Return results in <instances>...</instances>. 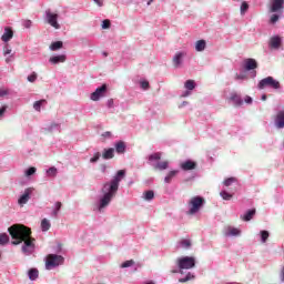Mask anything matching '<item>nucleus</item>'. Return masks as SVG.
<instances>
[{
    "label": "nucleus",
    "mask_w": 284,
    "mask_h": 284,
    "mask_svg": "<svg viewBox=\"0 0 284 284\" xmlns=\"http://www.w3.org/2000/svg\"><path fill=\"white\" fill-rule=\"evenodd\" d=\"M8 232L12 239L11 245H21L22 253L30 256L34 252V243L37 240L32 237V229L23 224H13L8 229Z\"/></svg>",
    "instance_id": "nucleus-1"
},
{
    "label": "nucleus",
    "mask_w": 284,
    "mask_h": 284,
    "mask_svg": "<svg viewBox=\"0 0 284 284\" xmlns=\"http://www.w3.org/2000/svg\"><path fill=\"white\" fill-rule=\"evenodd\" d=\"M125 179V171H118L116 175L110 182H105L101 189V193L103 194L100 199L99 212L101 210L108 207L110 203H112V199L116 196V192H119V183Z\"/></svg>",
    "instance_id": "nucleus-2"
},
{
    "label": "nucleus",
    "mask_w": 284,
    "mask_h": 284,
    "mask_svg": "<svg viewBox=\"0 0 284 284\" xmlns=\"http://www.w3.org/2000/svg\"><path fill=\"white\" fill-rule=\"evenodd\" d=\"M203 205H205V199L199 195L191 197V200L189 201V211L186 212V214H189V216H194V214H197V212L201 211V207H203Z\"/></svg>",
    "instance_id": "nucleus-3"
},
{
    "label": "nucleus",
    "mask_w": 284,
    "mask_h": 284,
    "mask_svg": "<svg viewBox=\"0 0 284 284\" xmlns=\"http://www.w3.org/2000/svg\"><path fill=\"white\" fill-rule=\"evenodd\" d=\"M258 90H265V88H272V90H281V82L273 77L262 79L257 84Z\"/></svg>",
    "instance_id": "nucleus-4"
},
{
    "label": "nucleus",
    "mask_w": 284,
    "mask_h": 284,
    "mask_svg": "<svg viewBox=\"0 0 284 284\" xmlns=\"http://www.w3.org/2000/svg\"><path fill=\"white\" fill-rule=\"evenodd\" d=\"M64 261L65 258H63V256L61 255L49 254L47 255L45 267L47 270H52V267H59V265H63Z\"/></svg>",
    "instance_id": "nucleus-5"
},
{
    "label": "nucleus",
    "mask_w": 284,
    "mask_h": 284,
    "mask_svg": "<svg viewBox=\"0 0 284 284\" xmlns=\"http://www.w3.org/2000/svg\"><path fill=\"white\" fill-rule=\"evenodd\" d=\"M179 270H192V267H195L196 260L191 256H184L180 257L176 261Z\"/></svg>",
    "instance_id": "nucleus-6"
},
{
    "label": "nucleus",
    "mask_w": 284,
    "mask_h": 284,
    "mask_svg": "<svg viewBox=\"0 0 284 284\" xmlns=\"http://www.w3.org/2000/svg\"><path fill=\"white\" fill-rule=\"evenodd\" d=\"M45 14H47V22L49 23V26H51L55 30H59L61 28V24H59L58 22L59 14L52 13L50 10H47Z\"/></svg>",
    "instance_id": "nucleus-7"
},
{
    "label": "nucleus",
    "mask_w": 284,
    "mask_h": 284,
    "mask_svg": "<svg viewBox=\"0 0 284 284\" xmlns=\"http://www.w3.org/2000/svg\"><path fill=\"white\" fill-rule=\"evenodd\" d=\"M105 94H108V84H102L91 93V101H99V99H102Z\"/></svg>",
    "instance_id": "nucleus-8"
},
{
    "label": "nucleus",
    "mask_w": 284,
    "mask_h": 284,
    "mask_svg": "<svg viewBox=\"0 0 284 284\" xmlns=\"http://www.w3.org/2000/svg\"><path fill=\"white\" fill-rule=\"evenodd\" d=\"M32 192H34L33 187H28L24 190V193L19 197L18 203L23 207L28 201H30V196H32Z\"/></svg>",
    "instance_id": "nucleus-9"
},
{
    "label": "nucleus",
    "mask_w": 284,
    "mask_h": 284,
    "mask_svg": "<svg viewBox=\"0 0 284 284\" xmlns=\"http://www.w3.org/2000/svg\"><path fill=\"white\" fill-rule=\"evenodd\" d=\"M243 68H244V70H246V72H250L252 70H256V68H258V62H256L252 58L245 59Z\"/></svg>",
    "instance_id": "nucleus-10"
},
{
    "label": "nucleus",
    "mask_w": 284,
    "mask_h": 284,
    "mask_svg": "<svg viewBox=\"0 0 284 284\" xmlns=\"http://www.w3.org/2000/svg\"><path fill=\"white\" fill-rule=\"evenodd\" d=\"M284 0H271L270 12L283 10Z\"/></svg>",
    "instance_id": "nucleus-11"
},
{
    "label": "nucleus",
    "mask_w": 284,
    "mask_h": 284,
    "mask_svg": "<svg viewBox=\"0 0 284 284\" xmlns=\"http://www.w3.org/2000/svg\"><path fill=\"white\" fill-rule=\"evenodd\" d=\"M275 126L278 130H283L284 128V111H278L275 116Z\"/></svg>",
    "instance_id": "nucleus-12"
},
{
    "label": "nucleus",
    "mask_w": 284,
    "mask_h": 284,
    "mask_svg": "<svg viewBox=\"0 0 284 284\" xmlns=\"http://www.w3.org/2000/svg\"><path fill=\"white\" fill-rule=\"evenodd\" d=\"M180 166L184 172H189L190 170H196V162L187 160L182 162Z\"/></svg>",
    "instance_id": "nucleus-13"
},
{
    "label": "nucleus",
    "mask_w": 284,
    "mask_h": 284,
    "mask_svg": "<svg viewBox=\"0 0 284 284\" xmlns=\"http://www.w3.org/2000/svg\"><path fill=\"white\" fill-rule=\"evenodd\" d=\"M13 37H14V32L12 31V29L7 27L4 29V33L1 37V40L4 41V43H8V41H10V39H12Z\"/></svg>",
    "instance_id": "nucleus-14"
},
{
    "label": "nucleus",
    "mask_w": 284,
    "mask_h": 284,
    "mask_svg": "<svg viewBox=\"0 0 284 284\" xmlns=\"http://www.w3.org/2000/svg\"><path fill=\"white\" fill-rule=\"evenodd\" d=\"M102 159H104L105 161H108L110 159H114V149H112V148L104 149V151L102 153Z\"/></svg>",
    "instance_id": "nucleus-15"
},
{
    "label": "nucleus",
    "mask_w": 284,
    "mask_h": 284,
    "mask_svg": "<svg viewBox=\"0 0 284 284\" xmlns=\"http://www.w3.org/2000/svg\"><path fill=\"white\" fill-rule=\"evenodd\" d=\"M240 235H241V230L232 226H229L226 229L225 236H240Z\"/></svg>",
    "instance_id": "nucleus-16"
},
{
    "label": "nucleus",
    "mask_w": 284,
    "mask_h": 284,
    "mask_svg": "<svg viewBox=\"0 0 284 284\" xmlns=\"http://www.w3.org/2000/svg\"><path fill=\"white\" fill-rule=\"evenodd\" d=\"M50 63L57 65V63H65V55H54L49 59Z\"/></svg>",
    "instance_id": "nucleus-17"
},
{
    "label": "nucleus",
    "mask_w": 284,
    "mask_h": 284,
    "mask_svg": "<svg viewBox=\"0 0 284 284\" xmlns=\"http://www.w3.org/2000/svg\"><path fill=\"white\" fill-rule=\"evenodd\" d=\"M271 48H274L275 50L281 48V37L276 36L271 38L270 40Z\"/></svg>",
    "instance_id": "nucleus-18"
},
{
    "label": "nucleus",
    "mask_w": 284,
    "mask_h": 284,
    "mask_svg": "<svg viewBox=\"0 0 284 284\" xmlns=\"http://www.w3.org/2000/svg\"><path fill=\"white\" fill-rule=\"evenodd\" d=\"M115 152L118 154H125V142L119 141L115 143Z\"/></svg>",
    "instance_id": "nucleus-19"
},
{
    "label": "nucleus",
    "mask_w": 284,
    "mask_h": 284,
    "mask_svg": "<svg viewBox=\"0 0 284 284\" xmlns=\"http://www.w3.org/2000/svg\"><path fill=\"white\" fill-rule=\"evenodd\" d=\"M230 101H232L235 105H243V100H241V95L237 93H231Z\"/></svg>",
    "instance_id": "nucleus-20"
},
{
    "label": "nucleus",
    "mask_w": 284,
    "mask_h": 284,
    "mask_svg": "<svg viewBox=\"0 0 284 284\" xmlns=\"http://www.w3.org/2000/svg\"><path fill=\"white\" fill-rule=\"evenodd\" d=\"M183 57H184L183 52H179L174 55L173 64L175 68H179V65H181V61H182Z\"/></svg>",
    "instance_id": "nucleus-21"
},
{
    "label": "nucleus",
    "mask_w": 284,
    "mask_h": 284,
    "mask_svg": "<svg viewBox=\"0 0 284 284\" xmlns=\"http://www.w3.org/2000/svg\"><path fill=\"white\" fill-rule=\"evenodd\" d=\"M205 48H206L205 40H199V41L195 42L196 52H203V50H205Z\"/></svg>",
    "instance_id": "nucleus-22"
},
{
    "label": "nucleus",
    "mask_w": 284,
    "mask_h": 284,
    "mask_svg": "<svg viewBox=\"0 0 284 284\" xmlns=\"http://www.w3.org/2000/svg\"><path fill=\"white\" fill-rule=\"evenodd\" d=\"M169 165H170V162L168 161L158 162L154 165V170H160V171L168 170Z\"/></svg>",
    "instance_id": "nucleus-23"
},
{
    "label": "nucleus",
    "mask_w": 284,
    "mask_h": 284,
    "mask_svg": "<svg viewBox=\"0 0 284 284\" xmlns=\"http://www.w3.org/2000/svg\"><path fill=\"white\" fill-rule=\"evenodd\" d=\"M28 276H29L30 281H37L39 278V270H37V268L29 270Z\"/></svg>",
    "instance_id": "nucleus-24"
},
{
    "label": "nucleus",
    "mask_w": 284,
    "mask_h": 284,
    "mask_svg": "<svg viewBox=\"0 0 284 284\" xmlns=\"http://www.w3.org/2000/svg\"><path fill=\"white\" fill-rule=\"evenodd\" d=\"M254 214H256V210L253 209V210H248L246 212V214H244L243 216H241L242 221H250L251 219L254 217Z\"/></svg>",
    "instance_id": "nucleus-25"
},
{
    "label": "nucleus",
    "mask_w": 284,
    "mask_h": 284,
    "mask_svg": "<svg viewBox=\"0 0 284 284\" xmlns=\"http://www.w3.org/2000/svg\"><path fill=\"white\" fill-rule=\"evenodd\" d=\"M50 227H52V224H50V221L48 219H43L41 221V230H42V232H48V230H50Z\"/></svg>",
    "instance_id": "nucleus-26"
},
{
    "label": "nucleus",
    "mask_w": 284,
    "mask_h": 284,
    "mask_svg": "<svg viewBox=\"0 0 284 284\" xmlns=\"http://www.w3.org/2000/svg\"><path fill=\"white\" fill-rule=\"evenodd\" d=\"M45 103H48L47 100L42 99V100H39V101H36L33 103V109L37 111V112H41V105H45Z\"/></svg>",
    "instance_id": "nucleus-27"
},
{
    "label": "nucleus",
    "mask_w": 284,
    "mask_h": 284,
    "mask_svg": "<svg viewBox=\"0 0 284 284\" xmlns=\"http://www.w3.org/2000/svg\"><path fill=\"white\" fill-rule=\"evenodd\" d=\"M179 174V171H170L164 179L165 183H172V179Z\"/></svg>",
    "instance_id": "nucleus-28"
},
{
    "label": "nucleus",
    "mask_w": 284,
    "mask_h": 284,
    "mask_svg": "<svg viewBox=\"0 0 284 284\" xmlns=\"http://www.w3.org/2000/svg\"><path fill=\"white\" fill-rule=\"evenodd\" d=\"M61 48H63L62 41H55L50 45V50H52L53 52H57V50H61Z\"/></svg>",
    "instance_id": "nucleus-29"
},
{
    "label": "nucleus",
    "mask_w": 284,
    "mask_h": 284,
    "mask_svg": "<svg viewBox=\"0 0 284 284\" xmlns=\"http://www.w3.org/2000/svg\"><path fill=\"white\" fill-rule=\"evenodd\" d=\"M10 243V236L6 233L0 234V245H8Z\"/></svg>",
    "instance_id": "nucleus-30"
},
{
    "label": "nucleus",
    "mask_w": 284,
    "mask_h": 284,
    "mask_svg": "<svg viewBox=\"0 0 284 284\" xmlns=\"http://www.w3.org/2000/svg\"><path fill=\"white\" fill-rule=\"evenodd\" d=\"M184 88L186 90H194V88H196V82H194V80H187L185 83H184Z\"/></svg>",
    "instance_id": "nucleus-31"
},
{
    "label": "nucleus",
    "mask_w": 284,
    "mask_h": 284,
    "mask_svg": "<svg viewBox=\"0 0 284 284\" xmlns=\"http://www.w3.org/2000/svg\"><path fill=\"white\" fill-rule=\"evenodd\" d=\"M152 199H154V191H145L144 201H152Z\"/></svg>",
    "instance_id": "nucleus-32"
},
{
    "label": "nucleus",
    "mask_w": 284,
    "mask_h": 284,
    "mask_svg": "<svg viewBox=\"0 0 284 284\" xmlns=\"http://www.w3.org/2000/svg\"><path fill=\"white\" fill-rule=\"evenodd\" d=\"M194 280V275L192 273H187L185 277L179 280V283H187V281Z\"/></svg>",
    "instance_id": "nucleus-33"
},
{
    "label": "nucleus",
    "mask_w": 284,
    "mask_h": 284,
    "mask_svg": "<svg viewBox=\"0 0 284 284\" xmlns=\"http://www.w3.org/2000/svg\"><path fill=\"white\" fill-rule=\"evenodd\" d=\"M149 161H161V152L149 155Z\"/></svg>",
    "instance_id": "nucleus-34"
},
{
    "label": "nucleus",
    "mask_w": 284,
    "mask_h": 284,
    "mask_svg": "<svg viewBox=\"0 0 284 284\" xmlns=\"http://www.w3.org/2000/svg\"><path fill=\"white\" fill-rule=\"evenodd\" d=\"M220 196H222V199H223L224 201H231V199H232V194H230L227 191H222V192L220 193Z\"/></svg>",
    "instance_id": "nucleus-35"
},
{
    "label": "nucleus",
    "mask_w": 284,
    "mask_h": 284,
    "mask_svg": "<svg viewBox=\"0 0 284 284\" xmlns=\"http://www.w3.org/2000/svg\"><path fill=\"white\" fill-rule=\"evenodd\" d=\"M224 185L225 187H230V185H232V183H236V178H229L226 180H224Z\"/></svg>",
    "instance_id": "nucleus-36"
},
{
    "label": "nucleus",
    "mask_w": 284,
    "mask_h": 284,
    "mask_svg": "<svg viewBox=\"0 0 284 284\" xmlns=\"http://www.w3.org/2000/svg\"><path fill=\"white\" fill-rule=\"evenodd\" d=\"M62 205L63 204H61V202L55 203V210L52 212L53 216H55V217L59 216V211L61 210Z\"/></svg>",
    "instance_id": "nucleus-37"
},
{
    "label": "nucleus",
    "mask_w": 284,
    "mask_h": 284,
    "mask_svg": "<svg viewBox=\"0 0 284 284\" xmlns=\"http://www.w3.org/2000/svg\"><path fill=\"white\" fill-rule=\"evenodd\" d=\"M261 239H262V243H265L267 239H270V232L261 231Z\"/></svg>",
    "instance_id": "nucleus-38"
},
{
    "label": "nucleus",
    "mask_w": 284,
    "mask_h": 284,
    "mask_svg": "<svg viewBox=\"0 0 284 284\" xmlns=\"http://www.w3.org/2000/svg\"><path fill=\"white\" fill-rule=\"evenodd\" d=\"M32 174H37V168L31 166L26 171V176H32Z\"/></svg>",
    "instance_id": "nucleus-39"
},
{
    "label": "nucleus",
    "mask_w": 284,
    "mask_h": 284,
    "mask_svg": "<svg viewBox=\"0 0 284 284\" xmlns=\"http://www.w3.org/2000/svg\"><path fill=\"white\" fill-rule=\"evenodd\" d=\"M132 265H134V260H129V261H125L124 263H122L121 267L122 268L132 267Z\"/></svg>",
    "instance_id": "nucleus-40"
},
{
    "label": "nucleus",
    "mask_w": 284,
    "mask_h": 284,
    "mask_svg": "<svg viewBox=\"0 0 284 284\" xmlns=\"http://www.w3.org/2000/svg\"><path fill=\"white\" fill-rule=\"evenodd\" d=\"M246 10H250V4H247V2H242L241 14H245Z\"/></svg>",
    "instance_id": "nucleus-41"
},
{
    "label": "nucleus",
    "mask_w": 284,
    "mask_h": 284,
    "mask_svg": "<svg viewBox=\"0 0 284 284\" xmlns=\"http://www.w3.org/2000/svg\"><path fill=\"white\" fill-rule=\"evenodd\" d=\"M101 159V153L97 152L94 153L93 158L90 159V163H97Z\"/></svg>",
    "instance_id": "nucleus-42"
},
{
    "label": "nucleus",
    "mask_w": 284,
    "mask_h": 284,
    "mask_svg": "<svg viewBox=\"0 0 284 284\" xmlns=\"http://www.w3.org/2000/svg\"><path fill=\"white\" fill-rule=\"evenodd\" d=\"M48 176H57V168H50L47 171Z\"/></svg>",
    "instance_id": "nucleus-43"
},
{
    "label": "nucleus",
    "mask_w": 284,
    "mask_h": 284,
    "mask_svg": "<svg viewBox=\"0 0 284 284\" xmlns=\"http://www.w3.org/2000/svg\"><path fill=\"white\" fill-rule=\"evenodd\" d=\"M180 243L182 247H185V248L191 247L192 245V242H190V240H182Z\"/></svg>",
    "instance_id": "nucleus-44"
},
{
    "label": "nucleus",
    "mask_w": 284,
    "mask_h": 284,
    "mask_svg": "<svg viewBox=\"0 0 284 284\" xmlns=\"http://www.w3.org/2000/svg\"><path fill=\"white\" fill-rule=\"evenodd\" d=\"M281 19L278 14H272L270 19V23H276Z\"/></svg>",
    "instance_id": "nucleus-45"
},
{
    "label": "nucleus",
    "mask_w": 284,
    "mask_h": 284,
    "mask_svg": "<svg viewBox=\"0 0 284 284\" xmlns=\"http://www.w3.org/2000/svg\"><path fill=\"white\" fill-rule=\"evenodd\" d=\"M28 81L34 83V81H37V73L33 72L31 75H28Z\"/></svg>",
    "instance_id": "nucleus-46"
},
{
    "label": "nucleus",
    "mask_w": 284,
    "mask_h": 284,
    "mask_svg": "<svg viewBox=\"0 0 284 284\" xmlns=\"http://www.w3.org/2000/svg\"><path fill=\"white\" fill-rule=\"evenodd\" d=\"M141 88H142V90H150V82L142 81L141 82Z\"/></svg>",
    "instance_id": "nucleus-47"
},
{
    "label": "nucleus",
    "mask_w": 284,
    "mask_h": 284,
    "mask_svg": "<svg viewBox=\"0 0 284 284\" xmlns=\"http://www.w3.org/2000/svg\"><path fill=\"white\" fill-rule=\"evenodd\" d=\"M111 23L110 20H103L102 21V28L103 30H108V28H110Z\"/></svg>",
    "instance_id": "nucleus-48"
},
{
    "label": "nucleus",
    "mask_w": 284,
    "mask_h": 284,
    "mask_svg": "<svg viewBox=\"0 0 284 284\" xmlns=\"http://www.w3.org/2000/svg\"><path fill=\"white\" fill-rule=\"evenodd\" d=\"M8 94H10L8 89H0V97H8Z\"/></svg>",
    "instance_id": "nucleus-49"
},
{
    "label": "nucleus",
    "mask_w": 284,
    "mask_h": 284,
    "mask_svg": "<svg viewBox=\"0 0 284 284\" xmlns=\"http://www.w3.org/2000/svg\"><path fill=\"white\" fill-rule=\"evenodd\" d=\"M23 26H24V28H31L32 27V21L31 20H24Z\"/></svg>",
    "instance_id": "nucleus-50"
},
{
    "label": "nucleus",
    "mask_w": 284,
    "mask_h": 284,
    "mask_svg": "<svg viewBox=\"0 0 284 284\" xmlns=\"http://www.w3.org/2000/svg\"><path fill=\"white\" fill-rule=\"evenodd\" d=\"M6 110H8V106H2V108H0V119H1V116H3V114H6Z\"/></svg>",
    "instance_id": "nucleus-51"
},
{
    "label": "nucleus",
    "mask_w": 284,
    "mask_h": 284,
    "mask_svg": "<svg viewBox=\"0 0 284 284\" xmlns=\"http://www.w3.org/2000/svg\"><path fill=\"white\" fill-rule=\"evenodd\" d=\"M94 3H97V6H99V8H102L103 6V0H93Z\"/></svg>",
    "instance_id": "nucleus-52"
},
{
    "label": "nucleus",
    "mask_w": 284,
    "mask_h": 284,
    "mask_svg": "<svg viewBox=\"0 0 284 284\" xmlns=\"http://www.w3.org/2000/svg\"><path fill=\"white\" fill-rule=\"evenodd\" d=\"M102 136L110 139L112 136V133L110 131H106L102 134Z\"/></svg>",
    "instance_id": "nucleus-53"
},
{
    "label": "nucleus",
    "mask_w": 284,
    "mask_h": 284,
    "mask_svg": "<svg viewBox=\"0 0 284 284\" xmlns=\"http://www.w3.org/2000/svg\"><path fill=\"white\" fill-rule=\"evenodd\" d=\"M11 52H12V49L4 48V50H3L4 55L6 54H11Z\"/></svg>",
    "instance_id": "nucleus-54"
},
{
    "label": "nucleus",
    "mask_w": 284,
    "mask_h": 284,
    "mask_svg": "<svg viewBox=\"0 0 284 284\" xmlns=\"http://www.w3.org/2000/svg\"><path fill=\"white\" fill-rule=\"evenodd\" d=\"M114 105V100L110 99L108 100V106L112 108Z\"/></svg>",
    "instance_id": "nucleus-55"
},
{
    "label": "nucleus",
    "mask_w": 284,
    "mask_h": 284,
    "mask_svg": "<svg viewBox=\"0 0 284 284\" xmlns=\"http://www.w3.org/2000/svg\"><path fill=\"white\" fill-rule=\"evenodd\" d=\"M235 79H247V77L246 75H243V74H236V77H235Z\"/></svg>",
    "instance_id": "nucleus-56"
},
{
    "label": "nucleus",
    "mask_w": 284,
    "mask_h": 284,
    "mask_svg": "<svg viewBox=\"0 0 284 284\" xmlns=\"http://www.w3.org/2000/svg\"><path fill=\"white\" fill-rule=\"evenodd\" d=\"M281 280H282V283H284V266H283V268L281 271Z\"/></svg>",
    "instance_id": "nucleus-57"
},
{
    "label": "nucleus",
    "mask_w": 284,
    "mask_h": 284,
    "mask_svg": "<svg viewBox=\"0 0 284 284\" xmlns=\"http://www.w3.org/2000/svg\"><path fill=\"white\" fill-rule=\"evenodd\" d=\"M245 102H246V103H252V98L247 97V98L245 99Z\"/></svg>",
    "instance_id": "nucleus-58"
},
{
    "label": "nucleus",
    "mask_w": 284,
    "mask_h": 284,
    "mask_svg": "<svg viewBox=\"0 0 284 284\" xmlns=\"http://www.w3.org/2000/svg\"><path fill=\"white\" fill-rule=\"evenodd\" d=\"M262 101H267V95H262Z\"/></svg>",
    "instance_id": "nucleus-59"
},
{
    "label": "nucleus",
    "mask_w": 284,
    "mask_h": 284,
    "mask_svg": "<svg viewBox=\"0 0 284 284\" xmlns=\"http://www.w3.org/2000/svg\"><path fill=\"white\" fill-rule=\"evenodd\" d=\"M226 284H241V283H239V282H229Z\"/></svg>",
    "instance_id": "nucleus-60"
},
{
    "label": "nucleus",
    "mask_w": 284,
    "mask_h": 284,
    "mask_svg": "<svg viewBox=\"0 0 284 284\" xmlns=\"http://www.w3.org/2000/svg\"><path fill=\"white\" fill-rule=\"evenodd\" d=\"M144 284H154V282L151 281V282H146V283H144Z\"/></svg>",
    "instance_id": "nucleus-61"
},
{
    "label": "nucleus",
    "mask_w": 284,
    "mask_h": 284,
    "mask_svg": "<svg viewBox=\"0 0 284 284\" xmlns=\"http://www.w3.org/2000/svg\"><path fill=\"white\" fill-rule=\"evenodd\" d=\"M154 0H149V2H148V6H150V3H152Z\"/></svg>",
    "instance_id": "nucleus-62"
},
{
    "label": "nucleus",
    "mask_w": 284,
    "mask_h": 284,
    "mask_svg": "<svg viewBox=\"0 0 284 284\" xmlns=\"http://www.w3.org/2000/svg\"><path fill=\"white\" fill-rule=\"evenodd\" d=\"M103 55H104V57H108V52H104Z\"/></svg>",
    "instance_id": "nucleus-63"
},
{
    "label": "nucleus",
    "mask_w": 284,
    "mask_h": 284,
    "mask_svg": "<svg viewBox=\"0 0 284 284\" xmlns=\"http://www.w3.org/2000/svg\"><path fill=\"white\" fill-rule=\"evenodd\" d=\"M6 61H7V63H8V62L10 61V59H7Z\"/></svg>",
    "instance_id": "nucleus-64"
}]
</instances>
